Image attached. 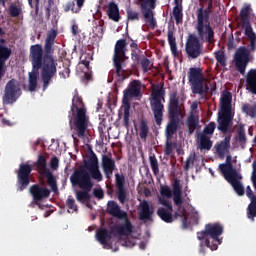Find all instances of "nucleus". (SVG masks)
<instances>
[{
	"instance_id": "nucleus-1",
	"label": "nucleus",
	"mask_w": 256,
	"mask_h": 256,
	"mask_svg": "<svg viewBox=\"0 0 256 256\" xmlns=\"http://www.w3.org/2000/svg\"><path fill=\"white\" fill-rule=\"evenodd\" d=\"M30 61L32 63V72L29 74V91L37 90V79H39V69H41V79L43 83V91L51 85V79L57 75V65L47 68L45 60H43V46L35 44L30 47Z\"/></svg>"
},
{
	"instance_id": "nucleus-2",
	"label": "nucleus",
	"mask_w": 256,
	"mask_h": 256,
	"mask_svg": "<svg viewBox=\"0 0 256 256\" xmlns=\"http://www.w3.org/2000/svg\"><path fill=\"white\" fill-rule=\"evenodd\" d=\"M68 119L70 129L76 132L77 137L85 138L90 121L87 116V108L83 106V99L80 96L73 97Z\"/></svg>"
},
{
	"instance_id": "nucleus-3",
	"label": "nucleus",
	"mask_w": 256,
	"mask_h": 256,
	"mask_svg": "<svg viewBox=\"0 0 256 256\" xmlns=\"http://www.w3.org/2000/svg\"><path fill=\"white\" fill-rule=\"evenodd\" d=\"M185 117V105L179 101V94L177 91H172L169 94L168 101V119L169 122L166 126V136L173 137L177 133L181 119Z\"/></svg>"
},
{
	"instance_id": "nucleus-4",
	"label": "nucleus",
	"mask_w": 256,
	"mask_h": 256,
	"mask_svg": "<svg viewBox=\"0 0 256 256\" xmlns=\"http://www.w3.org/2000/svg\"><path fill=\"white\" fill-rule=\"evenodd\" d=\"M221 235H223V225L220 223L206 224L205 230L197 232V239L202 241L199 244V253L205 255V247H208L211 251H217L222 243L219 239Z\"/></svg>"
},
{
	"instance_id": "nucleus-5",
	"label": "nucleus",
	"mask_w": 256,
	"mask_h": 256,
	"mask_svg": "<svg viewBox=\"0 0 256 256\" xmlns=\"http://www.w3.org/2000/svg\"><path fill=\"white\" fill-rule=\"evenodd\" d=\"M70 183L73 187H79L82 190L76 191V199L79 203H87L86 207H91L89 201H91V194L89 192L93 189V181L91 175L86 173L85 170L75 169L70 176Z\"/></svg>"
},
{
	"instance_id": "nucleus-6",
	"label": "nucleus",
	"mask_w": 256,
	"mask_h": 256,
	"mask_svg": "<svg viewBox=\"0 0 256 256\" xmlns=\"http://www.w3.org/2000/svg\"><path fill=\"white\" fill-rule=\"evenodd\" d=\"M127 59H129V57H127V40L119 39L114 46L112 61L115 73L120 79H126L123 67H125V61H127Z\"/></svg>"
},
{
	"instance_id": "nucleus-7",
	"label": "nucleus",
	"mask_w": 256,
	"mask_h": 256,
	"mask_svg": "<svg viewBox=\"0 0 256 256\" xmlns=\"http://www.w3.org/2000/svg\"><path fill=\"white\" fill-rule=\"evenodd\" d=\"M139 95H141V81L133 80L123 92L124 105L121 109L123 111V121L126 129L129 127V118L131 117V104H129V99L139 97Z\"/></svg>"
},
{
	"instance_id": "nucleus-8",
	"label": "nucleus",
	"mask_w": 256,
	"mask_h": 256,
	"mask_svg": "<svg viewBox=\"0 0 256 256\" xmlns=\"http://www.w3.org/2000/svg\"><path fill=\"white\" fill-rule=\"evenodd\" d=\"M162 101H165V88L161 87L158 90H154L151 94L150 107L153 112L156 125L163 123V111L165 105Z\"/></svg>"
},
{
	"instance_id": "nucleus-9",
	"label": "nucleus",
	"mask_w": 256,
	"mask_h": 256,
	"mask_svg": "<svg viewBox=\"0 0 256 256\" xmlns=\"http://www.w3.org/2000/svg\"><path fill=\"white\" fill-rule=\"evenodd\" d=\"M195 30L197 32V39L202 43L214 45L215 43V30L211 26V22L206 18H196Z\"/></svg>"
},
{
	"instance_id": "nucleus-10",
	"label": "nucleus",
	"mask_w": 256,
	"mask_h": 256,
	"mask_svg": "<svg viewBox=\"0 0 256 256\" xmlns=\"http://www.w3.org/2000/svg\"><path fill=\"white\" fill-rule=\"evenodd\" d=\"M55 39H57V30L52 29L48 32L45 44H44V51L42 48V61H44V65L49 68L57 66V60H55V57H53V54L55 53V48H53V45H55Z\"/></svg>"
},
{
	"instance_id": "nucleus-11",
	"label": "nucleus",
	"mask_w": 256,
	"mask_h": 256,
	"mask_svg": "<svg viewBox=\"0 0 256 256\" xmlns=\"http://www.w3.org/2000/svg\"><path fill=\"white\" fill-rule=\"evenodd\" d=\"M160 194L162 197H166L167 199H171L173 196L174 205L178 209L183 207V186L181 185V180L175 178L172 184V190L169 186H162L160 188Z\"/></svg>"
},
{
	"instance_id": "nucleus-12",
	"label": "nucleus",
	"mask_w": 256,
	"mask_h": 256,
	"mask_svg": "<svg viewBox=\"0 0 256 256\" xmlns=\"http://www.w3.org/2000/svg\"><path fill=\"white\" fill-rule=\"evenodd\" d=\"M188 80L194 95H205V93H207V89L205 90V86L203 84L205 83V75H203V70L201 68H189Z\"/></svg>"
},
{
	"instance_id": "nucleus-13",
	"label": "nucleus",
	"mask_w": 256,
	"mask_h": 256,
	"mask_svg": "<svg viewBox=\"0 0 256 256\" xmlns=\"http://www.w3.org/2000/svg\"><path fill=\"white\" fill-rule=\"evenodd\" d=\"M34 165L36 167V171H38V173L42 175V177H46L47 183L49 187H51L53 193H58L59 188L57 187V179H55L53 172H51V170L47 168V157L42 154L38 155V158Z\"/></svg>"
},
{
	"instance_id": "nucleus-14",
	"label": "nucleus",
	"mask_w": 256,
	"mask_h": 256,
	"mask_svg": "<svg viewBox=\"0 0 256 256\" xmlns=\"http://www.w3.org/2000/svg\"><path fill=\"white\" fill-rule=\"evenodd\" d=\"M157 215L162 221H164V223H173L175 219L180 217L182 229H189V226L191 225V221H189V218L187 216V211H183L182 213L175 212V214L173 215V208L169 209L165 207H160L157 210Z\"/></svg>"
},
{
	"instance_id": "nucleus-15",
	"label": "nucleus",
	"mask_w": 256,
	"mask_h": 256,
	"mask_svg": "<svg viewBox=\"0 0 256 256\" xmlns=\"http://www.w3.org/2000/svg\"><path fill=\"white\" fill-rule=\"evenodd\" d=\"M139 2L140 11L144 17L145 23H148L151 29H155L157 27V20H155L153 9L157 7V0H139Z\"/></svg>"
},
{
	"instance_id": "nucleus-16",
	"label": "nucleus",
	"mask_w": 256,
	"mask_h": 256,
	"mask_svg": "<svg viewBox=\"0 0 256 256\" xmlns=\"http://www.w3.org/2000/svg\"><path fill=\"white\" fill-rule=\"evenodd\" d=\"M234 61L237 72L245 75L249 61H251V51L245 46H240L234 54Z\"/></svg>"
},
{
	"instance_id": "nucleus-17",
	"label": "nucleus",
	"mask_w": 256,
	"mask_h": 256,
	"mask_svg": "<svg viewBox=\"0 0 256 256\" xmlns=\"http://www.w3.org/2000/svg\"><path fill=\"white\" fill-rule=\"evenodd\" d=\"M78 169H83L86 173L90 175V179H95L96 181L100 182L103 181V175L101 171H99V160L97 159V155L92 152L90 155L89 160L84 161V165L80 166Z\"/></svg>"
},
{
	"instance_id": "nucleus-18",
	"label": "nucleus",
	"mask_w": 256,
	"mask_h": 256,
	"mask_svg": "<svg viewBox=\"0 0 256 256\" xmlns=\"http://www.w3.org/2000/svg\"><path fill=\"white\" fill-rule=\"evenodd\" d=\"M33 171V166L29 163H22L19 165L17 170V185L19 191H25L26 187H29L31 183V173Z\"/></svg>"
},
{
	"instance_id": "nucleus-19",
	"label": "nucleus",
	"mask_w": 256,
	"mask_h": 256,
	"mask_svg": "<svg viewBox=\"0 0 256 256\" xmlns=\"http://www.w3.org/2000/svg\"><path fill=\"white\" fill-rule=\"evenodd\" d=\"M185 52L189 59H198L201 57V41L195 34H189L185 44Z\"/></svg>"
},
{
	"instance_id": "nucleus-20",
	"label": "nucleus",
	"mask_w": 256,
	"mask_h": 256,
	"mask_svg": "<svg viewBox=\"0 0 256 256\" xmlns=\"http://www.w3.org/2000/svg\"><path fill=\"white\" fill-rule=\"evenodd\" d=\"M21 93V88H19V84L17 80L11 79L6 84L3 96V103L5 105H11L17 101V95Z\"/></svg>"
},
{
	"instance_id": "nucleus-21",
	"label": "nucleus",
	"mask_w": 256,
	"mask_h": 256,
	"mask_svg": "<svg viewBox=\"0 0 256 256\" xmlns=\"http://www.w3.org/2000/svg\"><path fill=\"white\" fill-rule=\"evenodd\" d=\"M30 194L33 197L35 205H37L39 209H43L41 201H43V199H49L51 190H49L47 187L40 186L39 184H34L30 187Z\"/></svg>"
},
{
	"instance_id": "nucleus-22",
	"label": "nucleus",
	"mask_w": 256,
	"mask_h": 256,
	"mask_svg": "<svg viewBox=\"0 0 256 256\" xmlns=\"http://www.w3.org/2000/svg\"><path fill=\"white\" fill-rule=\"evenodd\" d=\"M224 179H226V181L230 183L237 195H239L240 197L245 195V188L241 183V179H243V176H241L239 172H236V174H230L229 176H224Z\"/></svg>"
},
{
	"instance_id": "nucleus-23",
	"label": "nucleus",
	"mask_w": 256,
	"mask_h": 256,
	"mask_svg": "<svg viewBox=\"0 0 256 256\" xmlns=\"http://www.w3.org/2000/svg\"><path fill=\"white\" fill-rule=\"evenodd\" d=\"M231 125H233V113L221 112L218 116V131L227 133Z\"/></svg>"
},
{
	"instance_id": "nucleus-24",
	"label": "nucleus",
	"mask_w": 256,
	"mask_h": 256,
	"mask_svg": "<svg viewBox=\"0 0 256 256\" xmlns=\"http://www.w3.org/2000/svg\"><path fill=\"white\" fill-rule=\"evenodd\" d=\"M116 179V188H117V197L120 203L122 205H125V202L127 201V190L125 189V176L119 173L115 174Z\"/></svg>"
},
{
	"instance_id": "nucleus-25",
	"label": "nucleus",
	"mask_w": 256,
	"mask_h": 256,
	"mask_svg": "<svg viewBox=\"0 0 256 256\" xmlns=\"http://www.w3.org/2000/svg\"><path fill=\"white\" fill-rule=\"evenodd\" d=\"M106 9V14L110 21H114V23H119L121 21V12L119 11V5L116 4L115 1H111L107 6L104 7Z\"/></svg>"
},
{
	"instance_id": "nucleus-26",
	"label": "nucleus",
	"mask_w": 256,
	"mask_h": 256,
	"mask_svg": "<svg viewBox=\"0 0 256 256\" xmlns=\"http://www.w3.org/2000/svg\"><path fill=\"white\" fill-rule=\"evenodd\" d=\"M107 213L116 219H127V212L121 210L119 204L113 200L107 203Z\"/></svg>"
},
{
	"instance_id": "nucleus-27",
	"label": "nucleus",
	"mask_w": 256,
	"mask_h": 256,
	"mask_svg": "<svg viewBox=\"0 0 256 256\" xmlns=\"http://www.w3.org/2000/svg\"><path fill=\"white\" fill-rule=\"evenodd\" d=\"M122 221H124L123 224L116 225L114 227L115 233L118 235H131L133 233V224L131 223V220H129V216L126 215V218H120Z\"/></svg>"
},
{
	"instance_id": "nucleus-28",
	"label": "nucleus",
	"mask_w": 256,
	"mask_h": 256,
	"mask_svg": "<svg viewBox=\"0 0 256 256\" xmlns=\"http://www.w3.org/2000/svg\"><path fill=\"white\" fill-rule=\"evenodd\" d=\"M196 143L200 151H211L213 148V141L211 140V136H207L205 134L197 133Z\"/></svg>"
},
{
	"instance_id": "nucleus-29",
	"label": "nucleus",
	"mask_w": 256,
	"mask_h": 256,
	"mask_svg": "<svg viewBox=\"0 0 256 256\" xmlns=\"http://www.w3.org/2000/svg\"><path fill=\"white\" fill-rule=\"evenodd\" d=\"M102 167H103V171L106 176V179H111V177H113V171L116 167L115 161L113 160V158L107 155H104L102 158Z\"/></svg>"
},
{
	"instance_id": "nucleus-30",
	"label": "nucleus",
	"mask_w": 256,
	"mask_h": 256,
	"mask_svg": "<svg viewBox=\"0 0 256 256\" xmlns=\"http://www.w3.org/2000/svg\"><path fill=\"white\" fill-rule=\"evenodd\" d=\"M232 101H233V95L231 94V92L224 91L220 98L221 112L231 113V109L233 108V106L231 104Z\"/></svg>"
},
{
	"instance_id": "nucleus-31",
	"label": "nucleus",
	"mask_w": 256,
	"mask_h": 256,
	"mask_svg": "<svg viewBox=\"0 0 256 256\" xmlns=\"http://www.w3.org/2000/svg\"><path fill=\"white\" fill-rule=\"evenodd\" d=\"M220 173H222L223 177H227L229 175H235L237 169L233 167V162H231V155L226 157V163H222L219 165Z\"/></svg>"
},
{
	"instance_id": "nucleus-32",
	"label": "nucleus",
	"mask_w": 256,
	"mask_h": 256,
	"mask_svg": "<svg viewBox=\"0 0 256 256\" xmlns=\"http://www.w3.org/2000/svg\"><path fill=\"white\" fill-rule=\"evenodd\" d=\"M139 217L141 221H150L151 217H153V209H151L147 200H143L140 203Z\"/></svg>"
},
{
	"instance_id": "nucleus-33",
	"label": "nucleus",
	"mask_w": 256,
	"mask_h": 256,
	"mask_svg": "<svg viewBox=\"0 0 256 256\" xmlns=\"http://www.w3.org/2000/svg\"><path fill=\"white\" fill-rule=\"evenodd\" d=\"M246 89L256 95V69H251L246 75Z\"/></svg>"
},
{
	"instance_id": "nucleus-34",
	"label": "nucleus",
	"mask_w": 256,
	"mask_h": 256,
	"mask_svg": "<svg viewBox=\"0 0 256 256\" xmlns=\"http://www.w3.org/2000/svg\"><path fill=\"white\" fill-rule=\"evenodd\" d=\"M211 13H213V0L207 2V7L200 6L196 11L197 19H210Z\"/></svg>"
},
{
	"instance_id": "nucleus-35",
	"label": "nucleus",
	"mask_w": 256,
	"mask_h": 256,
	"mask_svg": "<svg viewBox=\"0 0 256 256\" xmlns=\"http://www.w3.org/2000/svg\"><path fill=\"white\" fill-rule=\"evenodd\" d=\"M229 149H231V135L226 136L224 140L216 145V152L220 157H224Z\"/></svg>"
},
{
	"instance_id": "nucleus-36",
	"label": "nucleus",
	"mask_w": 256,
	"mask_h": 256,
	"mask_svg": "<svg viewBox=\"0 0 256 256\" xmlns=\"http://www.w3.org/2000/svg\"><path fill=\"white\" fill-rule=\"evenodd\" d=\"M11 53V48L0 44V75L3 73V67H5V63H7L11 57Z\"/></svg>"
},
{
	"instance_id": "nucleus-37",
	"label": "nucleus",
	"mask_w": 256,
	"mask_h": 256,
	"mask_svg": "<svg viewBox=\"0 0 256 256\" xmlns=\"http://www.w3.org/2000/svg\"><path fill=\"white\" fill-rule=\"evenodd\" d=\"M76 5L78 8L75 9V1H69L63 6V9L65 13H69V11H72V13H79L85 5V0H76Z\"/></svg>"
},
{
	"instance_id": "nucleus-38",
	"label": "nucleus",
	"mask_w": 256,
	"mask_h": 256,
	"mask_svg": "<svg viewBox=\"0 0 256 256\" xmlns=\"http://www.w3.org/2000/svg\"><path fill=\"white\" fill-rule=\"evenodd\" d=\"M96 238L101 245H104V247H107L109 245L107 241H111V232L107 230L106 228H100L96 233Z\"/></svg>"
},
{
	"instance_id": "nucleus-39",
	"label": "nucleus",
	"mask_w": 256,
	"mask_h": 256,
	"mask_svg": "<svg viewBox=\"0 0 256 256\" xmlns=\"http://www.w3.org/2000/svg\"><path fill=\"white\" fill-rule=\"evenodd\" d=\"M186 125L188 127L190 135L195 133V129L199 127V116L194 115L193 112L187 118Z\"/></svg>"
},
{
	"instance_id": "nucleus-40",
	"label": "nucleus",
	"mask_w": 256,
	"mask_h": 256,
	"mask_svg": "<svg viewBox=\"0 0 256 256\" xmlns=\"http://www.w3.org/2000/svg\"><path fill=\"white\" fill-rule=\"evenodd\" d=\"M141 12L137 11L131 7L126 8V21H140Z\"/></svg>"
},
{
	"instance_id": "nucleus-41",
	"label": "nucleus",
	"mask_w": 256,
	"mask_h": 256,
	"mask_svg": "<svg viewBox=\"0 0 256 256\" xmlns=\"http://www.w3.org/2000/svg\"><path fill=\"white\" fill-rule=\"evenodd\" d=\"M168 43L170 45L171 53L173 57H179V51L177 50V41L173 35V31H168Z\"/></svg>"
},
{
	"instance_id": "nucleus-42",
	"label": "nucleus",
	"mask_w": 256,
	"mask_h": 256,
	"mask_svg": "<svg viewBox=\"0 0 256 256\" xmlns=\"http://www.w3.org/2000/svg\"><path fill=\"white\" fill-rule=\"evenodd\" d=\"M148 135H149V125L147 124V120L142 119L140 120L139 137L143 141H146Z\"/></svg>"
},
{
	"instance_id": "nucleus-43",
	"label": "nucleus",
	"mask_w": 256,
	"mask_h": 256,
	"mask_svg": "<svg viewBox=\"0 0 256 256\" xmlns=\"http://www.w3.org/2000/svg\"><path fill=\"white\" fill-rule=\"evenodd\" d=\"M139 65H141L143 73H149V71H151V67H153L151 60H149L145 55H142Z\"/></svg>"
},
{
	"instance_id": "nucleus-44",
	"label": "nucleus",
	"mask_w": 256,
	"mask_h": 256,
	"mask_svg": "<svg viewBox=\"0 0 256 256\" xmlns=\"http://www.w3.org/2000/svg\"><path fill=\"white\" fill-rule=\"evenodd\" d=\"M237 141L240 145L247 144V135L245 134V127L239 126L237 129Z\"/></svg>"
},
{
	"instance_id": "nucleus-45",
	"label": "nucleus",
	"mask_w": 256,
	"mask_h": 256,
	"mask_svg": "<svg viewBox=\"0 0 256 256\" xmlns=\"http://www.w3.org/2000/svg\"><path fill=\"white\" fill-rule=\"evenodd\" d=\"M214 55L217 63H219L221 67H227V56H225L224 51L218 50L214 52Z\"/></svg>"
},
{
	"instance_id": "nucleus-46",
	"label": "nucleus",
	"mask_w": 256,
	"mask_h": 256,
	"mask_svg": "<svg viewBox=\"0 0 256 256\" xmlns=\"http://www.w3.org/2000/svg\"><path fill=\"white\" fill-rule=\"evenodd\" d=\"M173 15L177 25L183 23V9L179 7V5H176L173 8Z\"/></svg>"
},
{
	"instance_id": "nucleus-47",
	"label": "nucleus",
	"mask_w": 256,
	"mask_h": 256,
	"mask_svg": "<svg viewBox=\"0 0 256 256\" xmlns=\"http://www.w3.org/2000/svg\"><path fill=\"white\" fill-rule=\"evenodd\" d=\"M215 129H217V124L215 122H210L208 125L204 127L202 132H198V133L211 137V135L215 133Z\"/></svg>"
},
{
	"instance_id": "nucleus-48",
	"label": "nucleus",
	"mask_w": 256,
	"mask_h": 256,
	"mask_svg": "<svg viewBox=\"0 0 256 256\" xmlns=\"http://www.w3.org/2000/svg\"><path fill=\"white\" fill-rule=\"evenodd\" d=\"M250 10L251 8L248 6V7L242 8V10L240 11V17L243 25H249Z\"/></svg>"
},
{
	"instance_id": "nucleus-49",
	"label": "nucleus",
	"mask_w": 256,
	"mask_h": 256,
	"mask_svg": "<svg viewBox=\"0 0 256 256\" xmlns=\"http://www.w3.org/2000/svg\"><path fill=\"white\" fill-rule=\"evenodd\" d=\"M248 219H254L256 217V199L250 200V204L248 205L247 212Z\"/></svg>"
},
{
	"instance_id": "nucleus-50",
	"label": "nucleus",
	"mask_w": 256,
	"mask_h": 256,
	"mask_svg": "<svg viewBox=\"0 0 256 256\" xmlns=\"http://www.w3.org/2000/svg\"><path fill=\"white\" fill-rule=\"evenodd\" d=\"M150 167L154 173V175H159V161H157V157L155 155L149 156Z\"/></svg>"
},
{
	"instance_id": "nucleus-51",
	"label": "nucleus",
	"mask_w": 256,
	"mask_h": 256,
	"mask_svg": "<svg viewBox=\"0 0 256 256\" xmlns=\"http://www.w3.org/2000/svg\"><path fill=\"white\" fill-rule=\"evenodd\" d=\"M242 110L244 113L249 115V117H255L256 116V105L251 106V104L245 103L242 106Z\"/></svg>"
},
{
	"instance_id": "nucleus-52",
	"label": "nucleus",
	"mask_w": 256,
	"mask_h": 256,
	"mask_svg": "<svg viewBox=\"0 0 256 256\" xmlns=\"http://www.w3.org/2000/svg\"><path fill=\"white\" fill-rule=\"evenodd\" d=\"M21 7L17 6L16 4H10L9 6V15L10 17H19L21 15Z\"/></svg>"
},
{
	"instance_id": "nucleus-53",
	"label": "nucleus",
	"mask_w": 256,
	"mask_h": 256,
	"mask_svg": "<svg viewBox=\"0 0 256 256\" xmlns=\"http://www.w3.org/2000/svg\"><path fill=\"white\" fill-rule=\"evenodd\" d=\"M176 147H177L176 142H171L167 140L165 144L164 154L168 156L171 155V153H173V149H175Z\"/></svg>"
},
{
	"instance_id": "nucleus-54",
	"label": "nucleus",
	"mask_w": 256,
	"mask_h": 256,
	"mask_svg": "<svg viewBox=\"0 0 256 256\" xmlns=\"http://www.w3.org/2000/svg\"><path fill=\"white\" fill-rule=\"evenodd\" d=\"M66 205L68 209H71L75 213L79 211V206L76 205L75 199H73V196H69L66 200Z\"/></svg>"
},
{
	"instance_id": "nucleus-55",
	"label": "nucleus",
	"mask_w": 256,
	"mask_h": 256,
	"mask_svg": "<svg viewBox=\"0 0 256 256\" xmlns=\"http://www.w3.org/2000/svg\"><path fill=\"white\" fill-rule=\"evenodd\" d=\"M141 52L135 49H131V59L135 65H139L141 57L139 56Z\"/></svg>"
},
{
	"instance_id": "nucleus-56",
	"label": "nucleus",
	"mask_w": 256,
	"mask_h": 256,
	"mask_svg": "<svg viewBox=\"0 0 256 256\" xmlns=\"http://www.w3.org/2000/svg\"><path fill=\"white\" fill-rule=\"evenodd\" d=\"M243 27L245 28V35L248 36L249 39H255L256 38V34L255 32H253V28H251V23L249 22L248 25H243Z\"/></svg>"
},
{
	"instance_id": "nucleus-57",
	"label": "nucleus",
	"mask_w": 256,
	"mask_h": 256,
	"mask_svg": "<svg viewBox=\"0 0 256 256\" xmlns=\"http://www.w3.org/2000/svg\"><path fill=\"white\" fill-rule=\"evenodd\" d=\"M93 195L96 199L101 200L105 197V192H103V189H101V188H95L93 190Z\"/></svg>"
},
{
	"instance_id": "nucleus-58",
	"label": "nucleus",
	"mask_w": 256,
	"mask_h": 256,
	"mask_svg": "<svg viewBox=\"0 0 256 256\" xmlns=\"http://www.w3.org/2000/svg\"><path fill=\"white\" fill-rule=\"evenodd\" d=\"M159 203H160V205H163L164 209H172L173 208V204L171 202H169V200L165 199V197L159 198Z\"/></svg>"
},
{
	"instance_id": "nucleus-59",
	"label": "nucleus",
	"mask_w": 256,
	"mask_h": 256,
	"mask_svg": "<svg viewBox=\"0 0 256 256\" xmlns=\"http://www.w3.org/2000/svg\"><path fill=\"white\" fill-rule=\"evenodd\" d=\"M195 163V156H189L184 165V171H189L191 165Z\"/></svg>"
},
{
	"instance_id": "nucleus-60",
	"label": "nucleus",
	"mask_w": 256,
	"mask_h": 256,
	"mask_svg": "<svg viewBox=\"0 0 256 256\" xmlns=\"http://www.w3.org/2000/svg\"><path fill=\"white\" fill-rule=\"evenodd\" d=\"M50 167L53 169V171H57L59 169V158L57 156H54L50 161Z\"/></svg>"
},
{
	"instance_id": "nucleus-61",
	"label": "nucleus",
	"mask_w": 256,
	"mask_h": 256,
	"mask_svg": "<svg viewBox=\"0 0 256 256\" xmlns=\"http://www.w3.org/2000/svg\"><path fill=\"white\" fill-rule=\"evenodd\" d=\"M246 195L249 197L250 201H253L256 199L255 194L253 193V190H251V186H247L246 188Z\"/></svg>"
},
{
	"instance_id": "nucleus-62",
	"label": "nucleus",
	"mask_w": 256,
	"mask_h": 256,
	"mask_svg": "<svg viewBox=\"0 0 256 256\" xmlns=\"http://www.w3.org/2000/svg\"><path fill=\"white\" fill-rule=\"evenodd\" d=\"M249 47H250L249 51H252V53H255V51H256V38L250 39Z\"/></svg>"
},
{
	"instance_id": "nucleus-63",
	"label": "nucleus",
	"mask_w": 256,
	"mask_h": 256,
	"mask_svg": "<svg viewBox=\"0 0 256 256\" xmlns=\"http://www.w3.org/2000/svg\"><path fill=\"white\" fill-rule=\"evenodd\" d=\"M71 33L72 35H77L79 33V26H77L76 24H73L71 27Z\"/></svg>"
},
{
	"instance_id": "nucleus-64",
	"label": "nucleus",
	"mask_w": 256,
	"mask_h": 256,
	"mask_svg": "<svg viewBox=\"0 0 256 256\" xmlns=\"http://www.w3.org/2000/svg\"><path fill=\"white\" fill-rule=\"evenodd\" d=\"M130 48L135 49V51H138V53H141V49H139V45L135 41L131 42Z\"/></svg>"
}]
</instances>
